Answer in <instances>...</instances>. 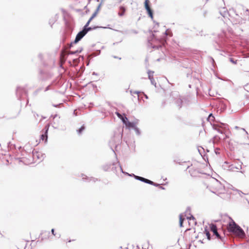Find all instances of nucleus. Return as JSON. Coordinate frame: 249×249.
Here are the masks:
<instances>
[{"label": "nucleus", "mask_w": 249, "mask_h": 249, "mask_svg": "<svg viewBox=\"0 0 249 249\" xmlns=\"http://www.w3.org/2000/svg\"><path fill=\"white\" fill-rule=\"evenodd\" d=\"M231 221L229 222L228 226V231L236 236L243 238L245 236V233L243 229L239 227L232 219L230 218Z\"/></svg>", "instance_id": "obj_1"}, {"label": "nucleus", "mask_w": 249, "mask_h": 249, "mask_svg": "<svg viewBox=\"0 0 249 249\" xmlns=\"http://www.w3.org/2000/svg\"><path fill=\"white\" fill-rule=\"evenodd\" d=\"M210 187H211L210 191L215 194H223L225 192L224 186L215 178H212Z\"/></svg>", "instance_id": "obj_2"}, {"label": "nucleus", "mask_w": 249, "mask_h": 249, "mask_svg": "<svg viewBox=\"0 0 249 249\" xmlns=\"http://www.w3.org/2000/svg\"><path fill=\"white\" fill-rule=\"evenodd\" d=\"M242 162L240 161V164L237 166H234L233 164L229 165L228 162L225 161L222 165V168L224 170L234 172L236 171V170H240L242 168Z\"/></svg>", "instance_id": "obj_3"}, {"label": "nucleus", "mask_w": 249, "mask_h": 249, "mask_svg": "<svg viewBox=\"0 0 249 249\" xmlns=\"http://www.w3.org/2000/svg\"><path fill=\"white\" fill-rule=\"evenodd\" d=\"M120 170H121V171H122V172L123 173L127 174L128 176H131V177H134V178L136 179H137V180L141 181L142 182H145V183H147V184H148V183H150V180H149L148 179L145 178H144L143 177H140V176H136V175H135L133 174H129L128 173H127L126 172H124L123 170V169H122V168L121 167V166H120Z\"/></svg>", "instance_id": "obj_4"}, {"label": "nucleus", "mask_w": 249, "mask_h": 249, "mask_svg": "<svg viewBox=\"0 0 249 249\" xmlns=\"http://www.w3.org/2000/svg\"><path fill=\"white\" fill-rule=\"evenodd\" d=\"M87 32L83 29L82 31H80L77 34L74 41L71 43L70 47H72L73 44H76L78 42L87 34Z\"/></svg>", "instance_id": "obj_5"}, {"label": "nucleus", "mask_w": 249, "mask_h": 249, "mask_svg": "<svg viewBox=\"0 0 249 249\" xmlns=\"http://www.w3.org/2000/svg\"><path fill=\"white\" fill-rule=\"evenodd\" d=\"M144 8L146 9L147 14L151 18V19L153 18V11L151 9L150 4H149V0H145L144 1Z\"/></svg>", "instance_id": "obj_6"}, {"label": "nucleus", "mask_w": 249, "mask_h": 249, "mask_svg": "<svg viewBox=\"0 0 249 249\" xmlns=\"http://www.w3.org/2000/svg\"><path fill=\"white\" fill-rule=\"evenodd\" d=\"M184 216L186 217L187 219L191 220H195V217L193 215H192L191 214V208L190 207H188L184 212Z\"/></svg>", "instance_id": "obj_7"}, {"label": "nucleus", "mask_w": 249, "mask_h": 249, "mask_svg": "<svg viewBox=\"0 0 249 249\" xmlns=\"http://www.w3.org/2000/svg\"><path fill=\"white\" fill-rule=\"evenodd\" d=\"M210 229L211 231L213 233V234L216 236V237L218 238H220V235L217 232V229L216 225L212 224L210 225Z\"/></svg>", "instance_id": "obj_8"}, {"label": "nucleus", "mask_w": 249, "mask_h": 249, "mask_svg": "<svg viewBox=\"0 0 249 249\" xmlns=\"http://www.w3.org/2000/svg\"><path fill=\"white\" fill-rule=\"evenodd\" d=\"M227 125L224 124H222L220 126H213L214 129L216 130L218 133L221 134L224 133V130H222L220 128L226 129Z\"/></svg>", "instance_id": "obj_9"}, {"label": "nucleus", "mask_w": 249, "mask_h": 249, "mask_svg": "<svg viewBox=\"0 0 249 249\" xmlns=\"http://www.w3.org/2000/svg\"><path fill=\"white\" fill-rule=\"evenodd\" d=\"M183 100L181 97H179L175 99V104L179 108H181L182 105Z\"/></svg>", "instance_id": "obj_10"}, {"label": "nucleus", "mask_w": 249, "mask_h": 249, "mask_svg": "<svg viewBox=\"0 0 249 249\" xmlns=\"http://www.w3.org/2000/svg\"><path fill=\"white\" fill-rule=\"evenodd\" d=\"M220 14L224 18L227 17L229 15V12L225 7H223L219 10Z\"/></svg>", "instance_id": "obj_11"}, {"label": "nucleus", "mask_w": 249, "mask_h": 249, "mask_svg": "<svg viewBox=\"0 0 249 249\" xmlns=\"http://www.w3.org/2000/svg\"><path fill=\"white\" fill-rule=\"evenodd\" d=\"M91 21V20L89 19V20L88 21L87 23L84 26V27L83 28V30H85V31H86L87 32H88L89 31H90V30H92V28L91 27H88Z\"/></svg>", "instance_id": "obj_12"}, {"label": "nucleus", "mask_w": 249, "mask_h": 249, "mask_svg": "<svg viewBox=\"0 0 249 249\" xmlns=\"http://www.w3.org/2000/svg\"><path fill=\"white\" fill-rule=\"evenodd\" d=\"M136 122H130L128 121V120L125 123V125L126 127H132L134 129V128L136 126Z\"/></svg>", "instance_id": "obj_13"}, {"label": "nucleus", "mask_w": 249, "mask_h": 249, "mask_svg": "<svg viewBox=\"0 0 249 249\" xmlns=\"http://www.w3.org/2000/svg\"><path fill=\"white\" fill-rule=\"evenodd\" d=\"M82 179L83 180L86 179L88 181H92V182H96L98 179L97 178H93V177H90V178H89V177H87L85 175H82Z\"/></svg>", "instance_id": "obj_14"}, {"label": "nucleus", "mask_w": 249, "mask_h": 249, "mask_svg": "<svg viewBox=\"0 0 249 249\" xmlns=\"http://www.w3.org/2000/svg\"><path fill=\"white\" fill-rule=\"evenodd\" d=\"M119 9H120V12L118 13V15L120 17H122L124 15V13L125 12V8L124 6H121L120 7H119Z\"/></svg>", "instance_id": "obj_15"}, {"label": "nucleus", "mask_w": 249, "mask_h": 249, "mask_svg": "<svg viewBox=\"0 0 249 249\" xmlns=\"http://www.w3.org/2000/svg\"><path fill=\"white\" fill-rule=\"evenodd\" d=\"M47 132H48V129L45 131V132L44 134H42L41 135V139L42 141L45 140V142H46L47 141Z\"/></svg>", "instance_id": "obj_16"}, {"label": "nucleus", "mask_w": 249, "mask_h": 249, "mask_svg": "<svg viewBox=\"0 0 249 249\" xmlns=\"http://www.w3.org/2000/svg\"><path fill=\"white\" fill-rule=\"evenodd\" d=\"M122 121L124 124H125L126 122L128 120L127 118L125 116V115L124 114L123 115H122V116L119 118Z\"/></svg>", "instance_id": "obj_17"}, {"label": "nucleus", "mask_w": 249, "mask_h": 249, "mask_svg": "<svg viewBox=\"0 0 249 249\" xmlns=\"http://www.w3.org/2000/svg\"><path fill=\"white\" fill-rule=\"evenodd\" d=\"M82 50V48H80L79 50H77L76 51H70L69 53V54H75V53H80Z\"/></svg>", "instance_id": "obj_18"}, {"label": "nucleus", "mask_w": 249, "mask_h": 249, "mask_svg": "<svg viewBox=\"0 0 249 249\" xmlns=\"http://www.w3.org/2000/svg\"><path fill=\"white\" fill-rule=\"evenodd\" d=\"M149 79L150 80L151 83L152 85H154L155 87H156V82L155 81L154 77H149Z\"/></svg>", "instance_id": "obj_19"}, {"label": "nucleus", "mask_w": 249, "mask_h": 249, "mask_svg": "<svg viewBox=\"0 0 249 249\" xmlns=\"http://www.w3.org/2000/svg\"><path fill=\"white\" fill-rule=\"evenodd\" d=\"M23 89L20 87H18L17 89L16 93L17 96H20V92L22 91Z\"/></svg>", "instance_id": "obj_20"}, {"label": "nucleus", "mask_w": 249, "mask_h": 249, "mask_svg": "<svg viewBox=\"0 0 249 249\" xmlns=\"http://www.w3.org/2000/svg\"><path fill=\"white\" fill-rule=\"evenodd\" d=\"M134 129L136 132V134L137 135H141V131L138 127H137L136 126L134 128Z\"/></svg>", "instance_id": "obj_21"}, {"label": "nucleus", "mask_w": 249, "mask_h": 249, "mask_svg": "<svg viewBox=\"0 0 249 249\" xmlns=\"http://www.w3.org/2000/svg\"><path fill=\"white\" fill-rule=\"evenodd\" d=\"M235 24H241L245 22L244 20L242 18H239L238 21H234Z\"/></svg>", "instance_id": "obj_22"}, {"label": "nucleus", "mask_w": 249, "mask_h": 249, "mask_svg": "<svg viewBox=\"0 0 249 249\" xmlns=\"http://www.w3.org/2000/svg\"><path fill=\"white\" fill-rule=\"evenodd\" d=\"M205 232L206 233V235L207 236V239L208 240H210L211 239V234H210L209 231L207 229H205Z\"/></svg>", "instance_id": "obj_23"}, {"label": "nucleus", "mask_w": 249, "mask_h": 249, "mask_svg": "<svg viewBox=\"0 0 249 249\" xmlns=\"http://www.w3.org/2000/svg\"><path fill=\"white\" fill-rule=\"evenodd\" d=\"M85 127L84 125H82L78 130H77L79 134H81L82 132L85 129Z\"/></svg>", "instance_id": "obj_24"}, {"label": "nucleus", "mask_w": 249, "mask_h": 249, "mask_svg": "<svg viewBox=\"0 0 249 249\" xmlns=\"http://www.w3.org/2000/svg\"><path fill=\"white\" fill-rule=\"evenodd\" d=\"M154 71L149 70L147 72L148 78L153 77Z\"/></svg>", "instance_id": "obj_25"}, {"label": "nucleus", "mask_w": 249, "mask_h": 249, "mask_svg": "<svg viewBox=\"0 0 249 249\" xmlns=\"http://www.w3.org/2000/svg\"><path fill=\"white\" fill-rule=\"evenodd\" d=\"M130 93L131 94V95H133V94H137L139 95V94L141 93V92L139 91H132V90H130ZM138 99H139V95H138Z\"/></svg>", "instance_id": "obj_26"}, {"label": "nucleus", "mask_w": 249, "mask_h": 249, "mask_svg": "<svg viewBox=\"0 0 249 249\" xmlns=\"http://www.w3.org/2000/svg\"><path fill=\"white\" fill-rule=\"evenodd\" d=\"M148 184H150V185H153V186H156V187L160 186V185L159 184L155 183V182H154L153 181H152L151 180H150V183H148Z\"/></svg>", "instance_id": "obj_27"}, {"label": "nucleus", "mask_w": 249, "mask_h": 249, "mask_svg": "<svg viewBox=\"0 0 249 249\" xmlns=\"http://www.w3.org/2000/svg\"><path fill=\"white\" fill-rule=\"evenodd\" d=\"M67 28L70 31V33H71L72 31L73 28L71 25L67 24Z\"/></svg>", "instance_id": "obj_28"}, {"label": "nucleus", "mask_w": 249, "mask_h": 249, "mask_svg": "<svg viewBox=\"0 0 249 249\" xmlns=\"http://www.w3.org/2000/svg\"><path fill=\"white\" fill-rule=\"evenodd\" d=\"M182 216H183L182 214H180L179 215V222H183L184 218H183Z\"/></svg>", "instance_id": "obj_29"}, {"label": "nucleus", "mask_w": 249, "mask_h": 249, "mask_svg": "<svg viewBox=\"0 0 249 249\" xmlns=\"http://www.w3.org/2000/svg\"><path fill=\"white\" fill-rule=\"evenodd\" d=\"M97 14V12L95 11L89 19L92 20V19L96 16Z\"/></svg>", "instance_id": "obj_30"}, {"label": "nucleus", "mask_w": 249, "mask_h": 249, "mask_svg": "<svg viewBox=\"0 0 249 249\" xmlns=\"http://www.w3.org/2000/svg\"><path fill=\"white\" fill-rule=\"evenodd\" d=\"M230 61L233 64H236V60H234V59L232 58H230Z\"/></svg>", "instance_id": "obj_31"}, {"label": "nucleus", "mask_w": 249, "mask_h": 249, "mask_svg": "<svg viewBox=\"0 0 249 249\" xmlns=\"http://www.w3.org/2000/svg\"><path fill=\"white\" fill-rule=\"evenodd\" d=\"M214 117L213 116V114L211 113L209 115V119H211V120H213V118Z\"/></svg>", "instance_id": "obj_32"}, {"label": "nucleus", "mask_w": 249, "mask_h": 249, "mask_svg": "<svg viewBox=\"0 0 249 249\" xmlns=\"http://www.w3.org/2000/svg\"><path fill=\"white\" fill-rule=\"evenodd\" d=\"M214 117L213 116V114L211 113L209 115V119H211V120H213V118Z\"/></svg>", "instance_id": "obj_33"}, {"label": "nucleus", "mask_w": 249, "mask_h": 249, "mask_svg": "<svg viewBox=\"0 0 249 249\" xmlns=\"http://www.w3.org/2000/svg\"><path fill=\"white\" fill-rule=\"evenodd\" d=\"M214 117L213 116V114L211 113L209 115V119H211V120H213V118Z\"/></svg>", "instance_id": "obj_34"}, {"label": "nucleus", "mask_w": 249, "mask_h": 249, "mask_svg": "<svg viewBox=\"0 0 249 249\" xmlns=\"http://www.w3.org/2000/svg\"><path fill=\"white\" fill-rule=\"evenodd\" d=\"M214 117L213 116V114L211 113L209 115V119H211V120H213V118Z\"/></svg>", "instance_id": "obj_35"}, {"label": "nucleus", "mask_w": 249, "mask_h": 249, "mask_svg": "<svg viewBox=\"0 0 249 249\" xmlns=\"http://www.w3.org/2000/svg\"><path fill=\"white\" fill-rule=\"evenodd\" d=\"M108 168H109V167L107 165L105 166L104 167V169L105 171H107L108 169Z\"/></svg>", "instance_id": "obj_36"}, {"label": "nucleus", "mask_w": 249, "mask_h": 249, "mask_svg": "<svg viewBox=\"0 0 249 249\" xmlns=\"http://www.w3.org/2000/svg\"><path fill=\"white\" fill-rule=\"evenodd\" d=\"M100 6H101V4L98 5V6L97 7L95 12H97V13L98 12V11L100 9Z\"/></svg>", "instance_id": "obj_37"}, {"label": "nucleus", "mask_w": 249, "mask_h": 249, "mask_svg": "<svg viewBox=\"0 0 249 249\" xmlns=\"http://www.w3.org/2000/svg\"><path fill=\"white\" fill-rule=\"evenodd\" d=\"M161 46H152V47L154 49H158L159 48V47H160Z\"/></svg>", "instance_id": "obj_38"}, {"label": "nucleus", "mask_w": 249, "mask_h": 249, "mask_svg": "<svg viewBox=\"0 0 249 249\" xmlns=\"http://www.w3.org/2000/svg\"><path fill=\"white\" fill-rule=\"evenodd\" d=\"M116 114L117 116L118 117V118H120L121 116H122V114L119 113V112H116Z\"/></svg>", "instance_id": "obj_39"}, {"label": "nucleus", "mask_w": 249, "mask_h": 249, "mask_svg": "<svg viewBox=\"0 0 249 249\" xmlns=\"http://www.w3.org/2000/svg\"><path fill=\"white\" fill-rule=\"evenodd\" d=\"M241 130H242L243 132L245 133V135H247L248 134V132L245 130V129L241 128Z\"/></svg>", "instance_id": "obj_40"}, {"label": "nucleus", "mask_w": 249, "mask_h": 249, "mask_svg": "<svg viewBox=\"0 0 249 249\" xmlns=\"http://www.w3.org/2000/svg\"><path fill=\"white\" fill-rule=\"evenodd\" d=\"M51 232L52 233L53 235H55V232H54V230L53 229H52V230H51Z\"/></svg>", "instance_id": "obj_41"}, {"label": "nucleus", "mask_w": 249, "mask_h": 249, "mask_svg": "<svg viewBox=\"0 0 249 249\" xmlns=\"http://www.w3.org/2000/svg\"><path fill=\"white\" fill-rule=\"evenodd\" d=\"M142 93L143 94V95L146 99L148 98V96L146 94H144L143 92H142Z\"/></svg>", "instance_id": "obj_42"}, {"label": "nucleus", "mask_w": 249, "mask_h": 249, "mask_svg": "<svg viewBox=\"0 0 249 249\" xmlns=\"http://www.w3.org/2000/svg\"><path fill=\"white\" fill-rule=\"evenodd\" d=\"M49 88H50V86H47V87H46V89H45V91H47V90H49Z\"/></svg>", "instance_id": "obj_43"}, {"label": "nucleus", "mask_w": 249, "mask_h": 249, "mask_svg": "<svg viewBox=\"0 0 249 249\" xmlns=\"http://www.w3.org/2000/svg\"><path fill=\"white\" fill-rule=\"evenodd\" d=\"M179 226L180 227H182L183 226V222H179Z\"/></svg>", "instance_id": "obj_44"}, {"label": "nucleus", "mask_w": 249, "mask_h": 249, "mask_svg": "<svg viewBox=\"0 0 249 249\" xmlns=\"http://www.w3.org/2000/svg\"><path fill=\"white\" fill-rule=\"evenodd\" d=\"M113 57H114V58H118V59H120V60L121 59V57H118L116 56H113Z\"/></svg>", "instance_id": "obj_45"}, {"label": "nucleus", "mask_w": 249, "mask_h": 249, "mask_svg": "<svg viewBox=\"0 0 249 249\" xmlns=\"http://www.w3.org/2000/svg\"><path fill=\"white\" fill-rule=\"evenodd\" d=\"M132 32L134 33V34H137L138 33V32L136 30H132Z\"/></svg>", "instance_id": "obj_46"}, {"label": "nucleus", "mask_w": 249, "mask_h": 249, "mask_svg": "<svg viewBox=\"0 0 249 249\" xmlns=\"http://www.w3.org/2000/svg\"><path fill=\"white\" fill-rule=\"evenodd\" d=\"M38 56L39 57V58H40V59H42V54H39Z\"/></svg>", "instance_id": "obj_47"}, {"label": "nucleus", "mask_w": 249, "mask_h": 249, "mask_svg": "<svg viewBox=\"0 0 249 249\" xmlns=\"http://www.w3.org/2000/svg\"><path fill=\"white\" fill-rule=\"evenodd\" d=\"M160 189H162V190H164V187H162V186H160Z\"/></svg>", "instance_id": "obj_48"}, {"label": "nucleus", "mask_w": 249, "mask_h": 249, "mask_svg": "<svg viewBox=\"0 0 249 249\" xmlns=\"http://www.w3.org/2000/svg\"><path fill=\"white\" fill-rule=\"evenodd\" d=\"M92 74H93V75H97V73H95V72H93Z\"/></svg>", "instance_id": "obj_49"}, {"label": "nucleus", "mask_w": 249, "mask_h": 249, "mask_svg": "<svg viewBox=\"0 0 249 249\" xmlns=\"http://www.w3.org/2000/svg\"><path fill=\"white\" fill-rule=\"evenodd\" d=\"M235 128L236 129H238V128H239V127H238V126H235Z\"/></svg>", "instance_id": "obj_50"}, {"label": "nucleus", "mask_w": 249, "mask_h": 249, "mask_svg": "<svg viewBox=\"0 0 249 249\" xmlns=\"http://www.w3.org/2000/svg\"><path fill=\"white\" fill-rule=\"evenodd\" d=\"M123 0H119V2H121V1H122Z\"/></svg>", "instance_id": "obj_51"}, {"label": "nucleus", "mask_w": 249, "mask_h": 249, "mask_svg": "<svg viewBox=\"0 0 249 249\" xmlns=\"http://www.w3.org/2000/svg\"><path fill=\"white\" fill-rule=\"evenodd\" d=\"M57 105H54V107H56Z\"/></svg>", "instance_id": "obj_52"}, {"label": "nucleus", "mask_w": 249, "mask_h": 249, "mask_svg": "<svg viewBox=\"0 0 249 249\" xmlns=\"http://www.w3.org/2000/svg\"><path fill=\"white\" fill-rule=\"evenodd\" d=\"M56 116H57V115H55L54 116V118H55Z\"/></svg>", "instance_id": "obj_53"}]
</instances>
